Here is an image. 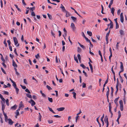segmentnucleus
Segmentation results:
<instances>
[{
    "mask_svg": "<svg viewBox=\"0 0 127 127\" xmlns=\"http://www.w3.org/2000/svg\"><path fill=\"white\" fill-rule=\"evenodd\" d=\"M17 107V106L15 104L13 106L11 107V108L13 110H15L16 109Z\"/></svg>",
    "mask_w": 127,
    "mask_h": 127,
    "instance_id": "obj_16",
    "label": "nucleus"
},
{
    "mask_svg": "<svg viewBox=\"0 0 127 127\" xmlns=\"http://www.w3.org/2000/svg\"><path fill=\"white\" fill-rule=\"evenodd\" d=\"M1 55V60L3 62H4L5 61V60L3 58V57L2 55Z\"/></svg>",
    "mask_w": 127,
    "mask_h": 127,
    "instance_id": "obj_50",
    "label": "nucleus"
},
{
    "mask_svg": "<svg viewBox=\"0 0 127 127\" xmlns=\"http://www.w3.org/2000/svg\"><path fill=\"white\" fill-rule=\"evenodd\" d=\"M81 49L79 47H77V52H81Z\"/></svg>",
    "mask_w": 127,
    "mask_h": 127,
    "instance_id": "obj_40",
    "label": "nucleus"
},
{
    "mask_svg": "<svg viewBox=\"0 0 127 127\" xmlns=\"http://www.w3.org/2000/svg\"><path fill=\"white\" fill-rule=\"evenodd\" d=\"M48 100L51 102H53V99L52 98L48 97Z\"/></svg>",
    "mask_w": 127,
    "mask_h": 127,
    "instance_id": "obj_27",
    "label": "nucleus"
},
{
    "mask_svg": "<svg viewBox=\"0 0 127 127\" xmlns=\"http://www.w3.org/2000/svg\"><path fill=\"white\" fill-rule=\"evenodd\" d=\"M83 84V88H85L86 87V84L84 83H82Z\"/></svg>",
    "mask_w": 127,
    "mask_h": 127,
    "instance_id": "obj_47",
    "label": "nucleus"
},
{
    "mask_svg": "<svg viewBox=\"0 0 127 127\" xmlns=\"http://www.w3.org/2000/svg\"><path fill=\"white\" fill-rule=\"evenodd\" d=\"M64 12L66 13L65 16L66 17H67L70 16V13L67 11L66 12Z\"/></svg>",
    "mask_w": 127,
    "mask_h": 127,
    "instance_id": "obj_18",
    "label": "nucleus"
},
{
    "mask_svg": "<svg viewBox=\"0 0 127 127\" xmlns=\"http://www.w3.org/2000/svg\"><path fill=\"white\" fill-rule=\"evenodd\" d=\"M72 94L73 95V97L75 99L76 98V93L75 92H73L72 93Z\"/></svg>",
    "mask_w": 127,
    "mask_h": 127,
    "instance_id": "obj_28",
    "label": "nucleus"
},
{
    "mask_svg": "<svg viewBox=\"0 0 127 127\" xmlns=\"http://www.w3.org/2000/svg\"><path fill=\"white\" fill-rule=\"evenodd\" d=\"M47 15L48 16L49 18L50 19H52V16L51 15L49 14V13H48Z\"/></svg>",
    "mask_w": 127,
    "mask_h": 127,
    "instance_id": "obj_29",
    "label": "nucleus"
},
{
    "mask_svg": "<svg viewBox=\"0 0 127 127\" xmlns=\"http://www.w3.org/2000/svg\"><path fill=\"white\" fill-rule=\"evenodd\" d=\"M20 86L22 88L24 89H25L26 88V87L25 86H22L21 85H20Z\"/></svg>",
    "mask_w": 127,
    "mask_h": 127,
    "instance_id": "obj_53",
    "label": "nucleus"
},
{
    "mask_svg": "<svg viewBox=\"0 0 127 127\" xmlns=\"http://www.w3.org/2000/svg\"><path fill=\"white\" fill-rule=\"evenodd\" d=\"M35 57L37 59H38L39 57H40L39 54L38 53L37 54V55H35Z\"/></svg>",
    "mask_w": 127,
    "mask_h": 127,
    "instance_id": "obj_44",
    "label": "nucleus"
},
{
    "mask_svg": "<svg viewBox=\"0 0 127 127\" xmlns=\"http://www.w3.org/2000/svg\"><path fill=\"white\" fill-rule=\"evenodd\" d=\"M77 57L79 61H80L81 60V58L80 55L79 54H78Z\"/></svg>",
    "mask_w": 127,
    "mask_h": 127,
    "instance_id": "obj_34",
    "label": "nucleus"
},
{
    "mask_svg": "<svg viewBox=\"0 0 127 127\" xmlns=\"http://www.w3.org/2000/svg\"><path fill=\"white\" fill-rule=\"evenodd\" d=\"M4 117H5V122H7L8 120V119H7V117L6 115V113H4L3 114Z\"/></svg>",
    "mask_w": 127,
    "mask_h": 127,
    "instance_id": "obj_12",
    "label": "nucleus"
},
{
    "mask_svg": "<svg viewBox=\"0 0 127 127\" xmlns=\"http://www.w3.org/2000/svg\"><path fill=\"white\" fill-rule=\"evenodd\" d=\"M15 89V90L16 92V93L17 94H18L19 91V89L17 87H16L14 88Z\"/></svg>",
    "mask_w": 127,
    "mask_h": 127,
    "instance_id": "obj_23",
    "label": "nucleus"
},
{
    "mask_svg": "<svg viewBox=\"0 0 127 127\" xmlns=\"http://www.w3.org/2000/svg\"><path fill=\"white\" fill-rule=\"evenodd\" d=\"M111 9V12L113 16L114 15V13L115 10V9L113 7H112Z\"/></svg>",
    "mask_w": 127,
    "mask_h": 127,
    "instance_id": "obj_15",
    "label": "nucleus"
},
{
    "mask_svg": "<svg viewBox=\"0 0 127 127\" xmlns=\"http://www.w3.org/2000/svg\"><path fill=\"white\" fill-rule=\"evenodd\" d=\"M104 121L105 123L108 122V118L107 116H105L104 119Z\"/></svg>",
    "mask_w": 127,
    "mask_h": 127,
    "instance_id": "obj_13",
    "label": "nucleus"
},
{
    "mask_svg": "<svg viewBox=\"0 0 127 127\" xmlns=\"http://www.w3.org/2000/svg\"><path fill=\"white\" fill-rule=\"evenodd\" d=\"M6 102L7 106H8L9 105V100L8 99H7L6 100Z\"/></svg>",
    "mask_w": 127,
    "mask_h": 127,
    "instance_id": "obj_30",
    "label": "nucleus"
},
{
    "mask_svg": "<svg viewBox=\"0 0 127 127\" xmlns=\"http://www.w3.org/2000/svg\"><path fill=\"white\" fill-rule=\"evenodd\" d=\"M32 79L33 80H35L36 83H38V81L36 79H35L34 77H32Z\"/></svg>",
    "mask_w": 127,
    "mask_h": 127,
    "instance_id": "obj_60",
    "label": "nucleus"
},
{
    "mask_svg": "<svg viewBox=\"0 0 127 127\" xmlns=\"http://www.w3.org/2000/svg\"><path fill=\"white\" fill-rule=\"evenodd\" d=\"M1 7L2 8L3 7V3L2 0H0Z\"/></svg>",
    "mask_w": 127,
    "mask_h": 127,
    "instance_id": "obj_59",
    "label": "nucleus"
},
{
    "mask_svg": "<svg viewBox=\"0 0 127 127\" xmlns=\"http://www.w3.org/2000/svg\"><path fill=\"white\" fill-rule=\"evenodd\" d=\"M26 94V95L28 97L30 98H32V96L30 94H27V93Z\"/></svg>",
    "mask_w": 127,
    "mask_h": 127,
    "instance_id": "obj_19",
    "label": "nucleus"
},
{
    "mask_svg": "<svg viewBox=\"0 0 127 127\" xmlns=\"http://www.w3.org/2000/svg\"><path fill=\"white\" fill-rule=\"evenodd\" d=\"M109 90H108L107 92H106V95L107 97V98H108V96L109 94Z\"/></svg>",
    "mask_w": 127,
    "mask_h": 127,
    "instance_id": "obj_32",
    "label": "nucleus"
},
{
    "mask_svg": "<svg viewBox=\"0 0 127 127\" xmlns=\"http://www.w3.org/2000/svg\"><path fill=\"white\" fill-rule=\"evenodd\" d=\"M3 43H4V44L5 46L6 47H7V43L6 42L5 39Z\"/></svg>",
    "mask_w": 127,
    "mask_h": 127,
    "instance_id": "obj_42",
    "label": "nucleus"
},
{
    "mask_svg": "<svg viewBox=\"0 0 127 127\" xmlns=\"http://www.w3.org/2000/svg\"><path fill=\"white\" fill-rule=\"evenodd\" d=\"M12 85L14 88L16 87V85L15 82H14V83H13Z\"/></svg>",
    "mask_w": 127,
    "mask_h": 127,
    "instance_id": "obj_55",
    "label": "nucleus"
},
{
    "mask_svg": "<svg viewBox=\"0 0 127 127\" xmlns=\"http://www.w3.org/2000/svg\"><path fill=\"white\" fill-rule=\"evenodd\" d=\"M64 109V107H62L57 108V110L58 111H63Z\"/></svg>",
    "mask_w": 127,
    "mask_h": 127,
    "instance_id": "obj_10",
    "label": "nucleus"
},
{
    "mask_svg": "<svg viewBox=\"0 0 127 127\" xmlns=\"http://www.w3.org/2000/svg\"><path fill=\"white\" fill-rule=\"evenodd\" d=\"M4 94H5L6 95H9V93L8 92L5 91H4Z\"/></svg>",
    "mask_w": 127,
    "mask_h": 127,
    "instance_id": "obj_49",
    "label": "nucleus"
},
{
    "mask_svg": "<svg viewBox=\"0 0 127 127\" xmlns=\"http://www.w3.org/2000/svg\"><path fill=\"white\" fill-rule=\"evenodd\" d=\"M63 31L64 32V34L65 35L64 36V35H63V36L64 38V39H65V37L67 35V32L65 28L64 29Z\"/></svg>",
    "mask_w": 127,
    "mask_h": 127,
    "instance_id": "obj_8",
    "label": "nucleus"
},
{
    "mask_svg": "<svg viewBox=\"0 0 127 127\" xmlns=\"http://www.w3.org/2000/svg\"><path fill=\"white\" fill-rule=\"evenodd\" d=\"M35 7H31V8H30V10H31L32 11H33L35 9Z\"/></svg>",
    "mask_w": 127,
    "mask_h": 127,
    "instance_id": "obj_61",
    "label": "nucleus"
},
{
    "mask_svg": "<svg viewBox=\"0 0 127 127\" xmlns=\"http://www.w3.org/2000/svg\"><path fill=\"white\" fill-rule=\"evenodd\" d=\"M90 44V47L91 48H93V45L92 44L91 42L90 41L89 42Z\"/></svg>",
    "mask_w": 127,
    "mask_h": 127,
    "instance_id": "obj_57",
    "label": "nucleus"
},
{
    "mask_svg": "<svg viewBox=\"0 0 127 127\" xmlns=\"http://www.w3.org/2000/svg\"><path fill=\"white\" fill-rule=\"evenodd\" d=\"M7 42L8 43V45L9 46H11L10 45V44H11V42L10 40H8L7 41Z\"/></svg>",
    "mask_w": 127,
    "mask_h": 127,
    "instance_id": "obj_54",
    "label": "nucleus"
},
{
    "mask_svg": "<svg viewBox=\"0 0 127 127\" xmlns=\"http://www.w3.org/2000/svg\"><path fill=\"white\" fill-rule=\"evenodd\" d=\"M71 27L73 31H74L75 30L76 28L73 23H71Z\"/></svg>",
    "mask_w": 127,
    "mask_h": 127,
    "instance_id": "obj_4",
    "label": "nucleus"
},
{
    "mask_svg": "<svg viewBox=\"0 0 127 127\" xmlns=\"http://www.w3.org/2000/svg\"><path fill=\"white\" fill-rule=\"evenodd\" d=\"M71 18L74 21H75L77 20V18L76 17H74L73 16H71Z\"/></svg>",
    "mask_w": 127,
    "mask_h": 127,
    "instance_id": "obj_22",
    "label": "nucleus"
},
{
    "mask_svg": "<svg viewBox=\"0 0 127 127\" xmlns=\"http://www.w3.org/2000/svg\"><path fill=\"white\" fill-rule=\"evenodd\" d=\"M19 111H18V110H16V116H17L19 115Z\"/></svg>",
    "mask_w": 127,
    "mask_h": 127,
    "instance_id": "obj_56",
    "label": "nucleus"
},
{
    "mask_svg": "<svg viewBox=\"0 0 127 127\" xmlns=\"http://www.w3.org/2000/svg\"><path fill=\"white\" fill-rule=\"evenodd\" d=\"M8 124L9 125H12L13 123H14L13 122L11 119H8Z\"/></svg>",
    "mask_w": 127,
    "mask_h": 127,
    "instance_id": "obj_9",
    "label": "nucleus"
},
{
    "mask_svg": "<svg viewBox=\"0 0 127 127\" xmlns=\"http://www.w3.org/2000/svg\"><path fill=\"white\" fill-rule=\"evenodd\" d=\"M85 38L87 41L89 42L90 41V40H89V39L86 37H85Z\"/></svg>",
    "mask_w": 127,
    "mask_h": 127,
    "instance_id": "obj_64",
    "label": "nucleus"
},
{
    "mask_svg": "<svg viewBox=\"0 0 127 127\" xmlns=\"http://www.w3.org/2000/svg\"><path fill=\"white\" fill-rule=\"evenodd\" d=\"M104 114H103L102 115V116L101 117V118L100 120L101 121H103V119L104 118Z\"/></svg>",
    "mask_w": 127,
    "mask_h": 127,
    "instance_id": "obj_39",
    "label": "nucleus"
},
{
    "mask_svg": "<svg viewBox=\"0 0 127 127\" xmlns=\"http://www.w3.org/2000/svg\"><path fill=\"white\" fill-rule=\"evenodd\" d=\"M119 97H118L115 99L114 100V102L115 103H118V99H119Z\"/></svg>",
    "mask_w": 127,
    "mask_h": 127,
    "instance_id": "obj_31",
    "label": "nucleus"
},
{
    "mask_svg": "<svg viewBox=\"0 0 127 127\" xmlns=\"http://www.w3.org/2000/svg\"><path fill=\"white\" fill-rule=\"evenodd\" d=\"M87 34L90 36H91L92 35V33L91 32L88 31L87 32Z\"/></svg>",
    "mask_w": 127,
    "mask_h": 127,
    "instance_id": "obj_21",
    "label": "nucleus"
},
{
    "mask_svg": "<svg viewBox=\"0 0 127 127\" xmlns=\"http://www.w3.org/2000/svg\"><path fill=\"white\" fill-rule=\"evenodd\" d=\"M13 66L14 67H17V65L16 64L15 62L14 61H13Z\"/></svg>",
    "mask_w": 127,
    "mask_h": 127,
    "instance_id": "obj_17",
    "label": "nucleus"
},
{
    "mask_svg": "<svg viewBox=\"0 0 127 127\" xmlns=\"http://www.w3.org/2000/svg\"><path fill=\"white\" fill-rule=\"evenodd\" d=\"M13 39L15 45H16L17 47L19 46V44L18 43V42L17 38L16 37H13Z\"/></svg>",
    "mask_w": 127,
    "mask_h": 127,
    "instance_id": "obj_1",
    "label": "nucleus"
},
{
    "mask_svg": "<svg viewBox=\"0 0 127 127\" xmlns=\"http://www.w3.org/2000/svg\"><path fill=\"white\" fill-rule=\"evenodd\" d=\"M118 117L119 118H120L121 116V112L120 111H119L118 112Z\"/></svg>",
    "mask_w": 127,
    "mask_h": 127,
    "instance_id": "obj_37",
    "label": "nucleus"
},
{
    "mask_svg": "<svg viewBox=\"0 0 127 127\" xmlns=\"http://www.w3.org/2000/svg\"><path fill=\"white\" fill-rule=\"evenodd\" d=\"M120 34L121 35H124V32L122 30H120Z\"/></svg>",
    "mask_w": 127,
    "mask_h": 127,
    "instance_id": "obj_20",
    "label": "nucleus"
},
{
    "mask_svg": "<svg viewBox=\"0 0 127 127\" xmlns=\"http://www.w3.org/2000/svg\"><path fill=\"white\" fill-rule=\"evenodd\" d=\"M48 108L49 110L51 112H52L54 114H55V113L54 111L52 110V109L49 107H48Z\"/></svg>",
    "mask_w": 127,
    "mask_h": 127,
    "instance_id": "obj_24",
    "label": "nucleus"
},
{
    "mask_svg": "<svg viewBox=\"0 0 127 127\" xmlns=\"http://www.w3.org/2000/svg\"><path fill=\"white\" fill-rule=\"evenodd\" d=\"M32 15L35 16V14L34 12L33 11H32L31 13Z\"/></svg>",
    "mask_w": 127,
    "mask_h": 127,
    "instance_id": "obj_52",
    "label": "nucleus"
},
{
    "mask_svg": "<svg viewBox=\"0 0 127 127\" xmlns=\"http://www.w3.org/2000/svg\"><path fill=\"white\" fill-rule=\"evenodd\" d=\"M29 102L31 104L32 106H33L35 104V102L32 99H31L29 101Z\"/></svg>",
    "mask_w": 127,
    "mask_h": 127,
    "instance_id": "obj_6",
    "label": "nucleus"
},
{
    "mask_svg": "<svg viewBox=\"0 0 127 127\" xmlns=\"http://www.w3.org/2000/svg\"><path fill=\"white\" fill-rule=\"evenodd\" d=\"M124 20L123 13L122 12L120 14V21L122 23H123L124 22Z\"/></svg>",
    "mask_w": 127,
    "mask_h": 127,
    "instance_id": "obj_5",
    "label": "nucleus"
},
{
    "mask_svg": "<svg viewBox=\"0 0 127 127\" xmlns=\"http://www.w3.org/2000/svg\"><path fill=\"white\" fill-rule=\"evenodd\" d=\"M23 80L25 84H28L27 81L26 79H24Z\"/></svg>",
    "mask_w": 127,
    "mask_h": 127,
    "instance_id": "obj_43",
    "label": "nucleus"
},
{
    "mask_svg": "<svg viewBox=\"0 0 127 127\" xmlns=\"http://www.w3.org/2000/svg\"><path fill=\"white\" fill-rule=\"evenodd\" d=\"M46 87L49 90H50L52 89V88L50 87V86H48V85H47Z\"/></svg>",
    "mask_w": 127,
    "mask_h": 127,
    "instance_id": "obj_35",
    "label": "nucleus"
},
{
    "mask_svg": "<svg viewBox=\"0 0 127 127\" xmlns=\"http://www.w3.org/2000/svg\"><path fill=\"white\" fill-rule=\"evenodd\" d=\"M119 42H117V44L116 45V48L117 49H118L119 47Z\"/></svg>",
    "mask_w": 127,
    "mask_h": 127,
    "instance_id": "obj_58",
    "label": "nucleus"
},
{
    "mask_svg": "<svg viewBox=\"0 0 127 127\" xmlns=\"http://www.w3.org/2000/svg\"><path fill=\"white\" fill-rule=\"evenodd\" d=\"M99 117H98V118H96V121H97V122L98 123L99 125V127H100L101 125L99 123V121H98V119H99Z\"/></svg>",
    "mask_w": 127,
    "mask_h": 127,
    "instance_id": "obj_25",
    "label": "nucleus"
},
{
    "mask_svg": "<svg viewBox=\"0 0 127 127\" xmlns=\"http://www.w3.org/2000/svg\"><path fill=\"white\" fill-rule=\"evenodd\" d=\"M1 103L2 104V110L3 112V114H4V113H5L4 111V110L5 108V103H3L1 101Z\"/></svg>",
    "mask_w": 127,
    "mask_h": 127,
    "instance_id": "obj_2",
    "label": "nucleus"
},
{
    "mask_svg": "<svg viewBox=\"0 0 127 127\" xmlns=\"http://www.w3.org/2000/svg\"><path fill=\"white\" fill-rule=\"evenodd\" d=\"M48 121L49 124H51L53 123V120H48Z\"/></svg>",
    "mask_w": 127,
    "mask_h": 127,
    "instance_id": "obj_45",
    "label": "nucleus"
},
{
    "mask_svg": "<svg viewBox=\"0 0 127 127\" xmlns=\"http://www.w3.org/2000/svg\"><path fill=\"white\" fill-rule=\"evenodd\" d=\"M42 117V116H39L38 117V119L40 121H41V118Z\"/></svg>",
    "mask_w": 127,
    "mask_h": 127,
    "instance_id": "obj_63",
    "label": "nucleus"
},
{
    "mask_svg": "<svg viewBox=\"0 0 127 127\" xmlns=\"http://www.w3.org/2000/svg\"><path fill=\"white\" fill-rule=\"evenodd\" d=\"M14 6L16 7L17 9V10L18 11H20V12H21V10L20 9H19L18 8V6H17V5H16V4H15L14 5Z\"/></svg>",
    "mask_w": 127,
    "mask_h": 127,
    "instance_id": "obj_26",
    "label": "nucleus"
},
{
    "mask_svg": "<svg viewBox=\"0 0 127 127\" xmlns=\"http://www.w3.org/2000/svg\"><path fill=\"white\" fill-rule=\"evenodd\" d=\"M1 70L2 71L4 74H6V73L5 71V70H4V69H3V68L2 67H1Z\"/></svg>",
    "mask_w": 127,
    "mask_h": 127,
    "instance_id": "obj_46",
    "label": "nucleus"
},
{
    "mask_svg": "<svg viewBox=\"0 0 127 127\" xmlns=\"http://www.w3.org/2000/svg\"><path fill=\"white\" fill-rule=\"evenodd\" d=\"M109 20L110 21V23L109 24H108V26L109 25H110V27L109 28L111 29H112L113 27V23L110 20Z\"/></svg>",
    "mask_w": 127,
    "mask_h": 127,
    "instance_id": "obj_11",
    "label": "nucleus"
},
{
    "mask_svg": "<svg viewBox=\"0 0 127 127\" xmlns=\"http://www.w3.org/2000/svg\"><path fill=\"white\" fill-rule=\"evenodd\" d=\"M80 66L84 68H85L86 67L85 66V65L82 64H80Z\"/></svg>",
    "mask_w": 127,
    "mask_h": 127,
    "instance_id": "obj_51",
    "label": "nucleus"
},
{
    "mask_svg": "<svg viewBox=\"0 0 127 127\" xmlns=\"http://www.w3.org/2000/svg\"><path fill=\"white\" fill-rule=\"evenodd\" d=\"M25 91L26 92L28 93L31 94L30 92V91L28 89H26L25 90Z\"/></svg>",
    "mask_w": 127,
    "mask_h": 127,
    "instance_id": "obj_41",
    "label": "nucleus"
},
{
    "mask_svg": "<svg viewBox=\"0 0 127 127\" xmlns=\"http://www.w3.org/2000/svg\"><path fill=\"white\" fill-rule=\"evenodd\" d=\"M120 109L121 111H122L123 110V104L120 105Z\"/></svg>",
    "mask_w": 127,
    "mask_h": 127,
    "instance_id": "obj_33",
    "label": "nucleus"
},
{
    "mask_svg": "<svg viewBox=\"0 0 127 127\" xmlns=\"http://www.w3.org/2000/svg\"><path fill=\"white\" fill-rule=\"evenodd\" d=\"M60 8L62 9V11L64 12H66V10L65 8L63 6L62 4H61V6L60 7Z\"/></svg>",
    "mask_w": 127,
    "mask_h": 127,
    "instance_id": "obj_7",
    "label": "nucleus"
},
{
    "mask_svg": "<svg viewBox=\"0 0 127 127\" xmlns=\"http://www.w3.org/2000/svg\"><path fill=\"white\" fill-rule=\"evenodd\" d=\"M116 29H117L119 28V25L118 23H116Z\"/></svg>",
    "mask_w": 127,
    "mask_h": 127,
    "instance_id": "obj_36",
    "label": "nucleus"
},
{
    "mask_svg": "<svg viewBox=\"0 0 127 127\" xmlns=\"http://www.w3.org/2000/svg\"><path fill=\"white\" fill-rule=\"evenodd\" d=\"M74 59L77 63H78V62L77 58V57H75V56H74Z\"/></svg>",
    "mask_w": 127,
    "mask_h": 127,
    "instance_id": "obj_38",
    "label": "nucleus"
},
{
    "mask_svg": "<svg viewBox=\"0 0 127 127\" xmlns=\"http://www.w3.org/2000/svg\"><path fill=\"white\" fill-rule=\"evenodd\" d=\"M121 65L120 66V68L121 69V71H120V72H123L124 71V69L123 68V64L122 62H120Z\"/></svg>",
    "mask_w": 127,
    "mask_h": 127,
    "instance_id": "obj_3",
    "label": "nucleus"
},
{
    "mask_svg": "<svg viewBox=\"0 0 127 127\" xmlns=\"http://www.w3.org/2000/svg\"><path fill=\"white\" fill-rule=\"evenodd\" d=\"M119 103L120 104V105L123 104V101L122 100H121L120 101Z\"/></svg>",
    "mask_w": 127,
    "mask_h": 127,
    "instance_id": "obj_62",
    "label": "nucleus"
},
{
    "mask_svg": "<svg viewBox=\"0 0 127 127\" xmlns=\"http://www.w3.org/2000/svg\"><path fill=\"white\" fill-rule=\"evenodd\" d=\"M83 73L85 75L86 77L88 76V75H87L86 73L84 70H83Z\"/></svg>",
    "mask_w": 127,
    "mask_h": 127,
    "instance_id": "obj_48",
    "label": "nucleus"
},
{
    "mask_svg": "<svg viewBox=\"0 0 127 127\" xmlns=\"http://www.w3.org/2000/svg\"><path fill=\"white\" fill-rule=\"evenodd\" d=\"M98 53H99V55L100 56L101 58V61L102 62H103V59H102V55H101V51H100V50H99L98 51Z\"/></svg>",
    "mask_w": 127,
    "mask_h": 127,
    "instance_id": "obj_14",
    "label": "nucleus"
}]
</instances>
